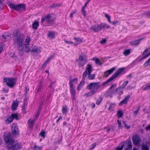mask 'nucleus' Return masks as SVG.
<instances>
[{
  "mask_svg": "<svg viewBox=\"0 0 150 150\" xmlns=\"http://www.w3.org/2000/svg\"><path fill=\"white\" fill-rule=\"evenodd\" d=\"M13 45L14 47H21L23 45L24 36L19 30L14 31L12 34Z\"/></svg>",
  "mask_w": 150,
  "mask_h": 150,
  "instance_id": "1",
  "label": "nucleus"
},
{
  "mask_svg": "<svg viewBox=\"0 0 150 150\" xmlns=\"http://www.w3.org/2000/svg\"><path fill=\"white\" fill-rule=\"evenodd\" d=\"M110 28V26L106 23H102L99 24L92 25L90 29L92 30L94 32H97L101 30L102 28L105 29Z\"/></svg>",
  "mask_w": 150,
  "mask_h": 150,
  "instance_id": "2",
  "label": "nucleus"
},
{
  "mask_svg": "<svg viewBox=\"0 0 150 150\" xmlns=\"http://www.w3.org/2000/svg\"><path fill=\"white\" fill-rule=\"evenodd\" d=\"M8 5L11 9H14L17 11H25L26 10L25 6L23 4L17 5L9 2L8 3Z\"/></svg>",
  "mask_w": 150,
  "mask_h": 150,
  "instance_id": "3",
  "label": "nucleus"
},
{
  "mask_svg": "<svg viewBox=\"0 0 150 150\" xmlns=\"http://www.w3.org/2000/svg\"><path fill=\"white\" fill-rule=\"evenodd\" d=\"M17 79L14 78H4V82L6 83V85L9 88H13L16 82Z\"/></svg>",
  "mask_w": 150,
  "mask_h": 150,
  "instance_id": "4",
  "label": "nucleus"
},
{
  "mask_svg": "<svg viewBox=\"0 0 150 150\" xmlns=\"http://www.w3.org/2000/svg\"><path fill=\"white\" fill-rule=\"evenodd\" d=\"M125 68H122L120 69H119L109 79H108L107 81H106L105 82H103V83L102 85L104 86L107 84L109 82L112 81L113 79H114L117 76L119 75L120 74H121L124 70Z\"/></svg>",
  "mask_w": 150,
  "mask_h": 150,
  "instance_id": "5",
  "label": "nucleus"
},
{
  "mask_svg": "<svg viewBox=\"0 0 150 150\" xmlns=\"http://www.w3.org/2000/svg\"><path fill=\"white\" fill-rule=\"evenodd\" d=\"M4 140L6 143H9L10 145H13L14 143V140L12 139L11 133L6 132L4 134Z\"/></svg>",
  "mask_w": 150,
  "mask_h": 150,
  "instance_id": "6",
  "label": "nucleus"
},
{
  "mask_svg": "<svg viewBox=\"0 0 150 150\" xmlns=\"http://www.w3.org/2000/svg\"><path fill=\"white\" fill-rule=\"evenodd\" d=\"M99 83V82L91 83L87 86V88L90 90L95 91L96 93L101 86L98 84Z\"/></svg>",
  "mask_w": 150,
  "mask_h": 150,
  "instance_id": "7",
  "label": "nucleus"
},
{
  "mask_svg": "<svg viewBox=\"0 0 150 150\" xmlns=\"http://www.w3.org/2000/svg\"><path fill=\"white\" fill-rule=\"evenodd\" d=\"M76 61L79 63L78 66L79 67H83L88 61L87 58L86 56L80 55L78 59L76 60Z\"/></svg>",
  "mask_w": 150,
  "mask_h": 150,
  "instance_id": "8",
  "label": "nucleus"
},
{
  "mask_svg": "<svg viewBox=\"0 0 150 150\" xmlns=\"http://www.w3.org/2000/svg\"><path fill=\"white\" fill-rule=\"evenodd\" d=\"M11 134L15 137H18L19 135V131L16 123H13L12 124Z\"/></svg>",
  "mask_w": 150,
  "mask_h": 150,
  "instance_id": "9",
  "label": "nucleus"
},
{
  "mask_svg": "<svg viewBox=\"0 0 150 150\" xmlns=\"http://www.w3.org/2000/svg\"><path fill=\"white\" fill-rule=\"evenodd\" d=\"M51 16L50 14H48L41 18V22L42 24L45 20L47 23H50L52 21L51 20Z\"/></svg>",
  "mask_w": 150,
  "mask_h": 150,
  "instance_id": "10",
  "label": "nucleus"
},
{
  "mask_svg": "<svg viewBox=\"0 0 150 150\" xmlns=\"http://www.w3.org/2000/svg\"><path fill=\"white\" fill-rule=\"evenodd\" d=\"M30 38L29 37H28L25 41L24 45H25V48L24 51L27 52L30 51L29 45L30 43Z\"/></svg>",
  "mask_w": 150,
  "mask_h": 150,
  "instance_id": "11",
  "label": "nucleus"
},
{
  "mask_svg": "<svg viewBox=\"0 0 150 150\" xmlns=\"http://www.w3.org/2000/svg\"><path fill=\"white\" fill-rule=\"evenodd\" d=\"M132 141L134 145H137L141 142L140 137L137 135H135L132 137Z\"/></svg>",
  "mask_w": 150,
  "mask_h": 150,
  "instance_id": "12",
  "label": "nucleus"
},
{
  "mask_svg": "<svg viewBox=\"0 0 150 150\" xmlns=\"http://www.w3.org/2000/svg\"><path fill=\"white\" fill-rule=\"evenodd\" d=\"M19 104L18 101L16 99L15 100H13L12 104L11 109L13 111L16 110Z\"/></svg>",
  "mask_w": 150,
  "mask_h": 150,
  "instance_id": "13",
  "label": "nucleus"
},
{
  "mask_svg": "<svg viewBox=\"0 0 150 150\" xmlns=\"http://www.w3.org/2000/svg\"><path fill=\"white\" fill-rule=\"evenodd\" d=\"M130 98V96L129 95L127 96L123 100L120 102L119 104V106H121L124 104L126 105L127 104Z\"/></svg>",
  "mask_w": 150,
  "mask_h": 150,
  "instance_id": "14",
  "label": "nucleus"
},
{
  "mask_svg": "<svg viewBox=\"0 0 150 150\" xmlns=\"http://www.w3.org/2000/svg\"><path fill=\"white\" fill-rule=\"evenodd\" d=\"M70 87V91L71 94L72 99L73 100H75L76 98V92L75 89L73 88V86H72V84H71Z\"/></svg>",
  "mask_w": 150,
  "mask_h": 150,
  "instance_id": "15",
  "label": "nucleus"
},
{
  "mask_svg": "<svg viewBox=\"0 0 150 150\" xmlns=\"http://www.w3.org/2000/svg\"><path fill=\"white\" fill-rule=\"evenodd\" d=\"M143 39L142 38L137 40H134L129 42L130 44L132 46H136L140 43V42Z\"/></svg>",
  "mask_w": 150,
  "mask_h": 150,
  "instance_id": "16",
  "label": "nucleus"
},
{
  "mask_svg": "<svg viewBox=\"0 0 150 150\" xmlns=\"http://www.w3.org/2000/svg\"><path fill=\"white\" fill-rule=\"evenodd\" d=\"M126 142L127 143V146L125 149L124 150H132V145L131 142L130 140L127 141Z\"/></svg>",
  "mask_w": 150,
  "mask_h": 150,
  "instance_id": "17",
  "label": "nucleus"
},
{
  "mask_svg": "<svg viewBox=\"0 0 150 150\" xmlns=\"http://www.w3.org/2000/svg\"><path fill=\"white\" fill-rule=\"evenodd\" d=\"M47 36L48 38L50 39H53L55 38V32L51 31H49L47 34Z\"/></svg>",
  "mask_w": 150,
  "mask_h": 150,
  "instance_id": "18",
  "label": "nucleus"
},
{
  "mask_svg": "<svg viewBox=\"0 0 150 150\" xmlns=\"http://www.w3.org/2000/svg\"><path fill=\"white\" fill-rule=\"evenodd\" d=\"M13 145L15 150H18L22 148L21 144L18 142L16 143L15 144L14 143Z\"/></svg>",
  "mask_w": 150,
  "mask_h": 150,
  "instance_id": "19",
  "label": "nucleus"
},
{
  "mask_svg": "<svg viewBox=\"0 0 150 150\" xmlns=\"http://www.w3.org/2000/svg\"><path fill=\"white\" fill-rule=\"evenodd\" d=\"M115 67H113L105 72L104 73L105 76L106 77L108 76L109 74L112 73L115 70Z\"/></svg>",
  "mask_w": 150,
  "mask_h": 150,
  "instance_id": "20",
  "label": "nucleus"
},
{
  "mask_svg": "<svg viewBox=\"0 0 150 150\" xmlns=\"http://www.w3.org/2000/svg\"><path fill=\"white\" fill-rule=\"evenodd\" d=\"M92 66L90 64H88L87 65V67L85 71H86L88 73H91L92 71Z\"/></svg>",
  "mask_w": 150,
  "mask_h": 150,
  "instance_id": "21",
  "label": "nucleus"
},
{
  "mask_svg": "<svg viewBox=\"0 0 150 150\" xmlns=\"http://www.w3.org/2000/svg\"><path fill=\"white\" fill-rule=\"evenodd\" d=\"M31 52L36 54H38L40 52V50L36 46H35L31 50Z\"/></svg>",
  "mask_w": 150,
  "mask_h": 150,
  "instance_id": "22",
  "label": "nucleus"
},
{
  "mask_svg": "<svg viewBox=\"0 0 150 150\" xmlns=\"http://www.w3.org/2000/svg\"><path fill=\"white\" fill-rule=\"evenodd\" d=\"M23 46L21 47H16L18 49V54L20 56H22L23 54Z\"/></svg>",
  "mask_w": 150,
  "mask_h": 150,
  "instance_id": "23",
  "label": "nucleus"
},
{
  "mask_svg": "<svg viewBox=\"0 0 150 150\" xmlns=\"http://www.w3.org/2000/svg\"><path fill=\"white\" fill-rule=\"evenodd\" d=\"M122 89H123V88H122L120 87L116 89L115 90V92L118 93L119 95H121L123 93V91L122 90Z\"/></svg>",
  "mask_w": 150,
  "mask_h": 150,
  "instance_id": "24",
  "label": "nucleus"
},
{
  "mask_svg": "<svg viewBox=\"0 0 150 150\" xmlns=\"http://www.w3.org/2000/svg\"><path fill=\"white\" fill-rule=\"evenodd\" d=\"M13 120V118L10 115L5 120V123L7 124H9L12 122Z\"/></svg>",
  "mask_w": 150,
  "mask_h": 150,
  "instance_id": "25",
  "label": "nucleus"
},
{
  "mask_svg": "<svg viewBox=\"0 0 150 150\" xmlns=\"http://www.w3.org/2000/svg\"><path fill=\"white\" fill-rule=\"evenodd\" d=\"M142 89L143 90H147L150 89V83L148 84H146L145 86H143Z\"/></svg>",
  "mask_w": 150,
  "mask_h": 150,
  "instance_id": "26",
  "label": "nucleus"
},
{
  "mask_svg": "<svg viewBox=\"0 0 150 150\" xmlns=\"http://www.w3.org/2000/svg\"><path fill=\"white\" fill-rule=\"evenodd\" d=\"M39 25V23L35 21L32 24V28H33L34 30H36Z\"/></svg>",
  "mask_w": 150,
  "mask_h": 150,
  "instance_id": "27",
  "label": "nucleus"
},
{
  "mask_svg": "<svg viewBox=\"0 0 150 150\" xmlns=\"http://www.w3.org/2000/svg\"><path fill=\"white\" fill-rule=\"evenodd\" d=\"M92 59L93 61H95V62L97 64L99 65H100L102 64V63L101 62L100 60L96 57H94Z\"/></svg>",
  "mask_w": 150,
  "mask_h": 150,
  "instance_id": "28",
  "label": "nucleus"
},
{
  "mask_svg": "<svg viewBox=\"0 0 150 150\" xmlns=\"http://www.w3.org/2000/svg\"><path fill=\"white\" fill-rule=\"evenodd\" d=\"M35 120H29L28 121V124L29 125V127L30 128H32L33 126Z\"/></svg>",
  "mask_w": 150,
  "mask_h": 150,
  "instance_id": "29",
  "label": "nucleus"
},
{
  "mask_svg": "<svg viewBox=\"0 0 150 150\" xmlns=\"http://www.w3.org/2000/svg\"><path fill=\"white\" fill-rule=\"evenodd\" d=\"M43 147V146H38L36 145H35L32 148L33 150H42Z\"/></svg>",
  "mask_w": 150,
  "mask_h": 150,
  "instance_id": "30",
  "label": "nucleus"
},
{
  "mask_svg": "<svg viewBox=\"0 0 150 150\" xmlns=\"http://www.w3.org/2000/svg\"><path fill=\"white\" fill-rule=\"evenodd\" d=\"M91 73L88 74V78L89 80H93L95 77V74H91Z\"/></svg>",
  "mask_w": 150,
  "mask_h": 150,
  "instance_id": "31",
  "label": "nucleus"
},
{
  "mask_svg": "<svg viewBox=\"0 0 150 150\" xmlns=\"http://www.w3.org/2000/svg\"><path fill=\"white\" fill-rule=\"evenodd\" d=\"M95 93V92L94 91H91L85 94L84 95L85 96H86L87 97L90 96Z\"/></svg>",
  "mask_w": 150,
  "mask_h": 150,
  "instance_id": "32",
  "label": "nucleus"
},
{
  "mask_svg": "<svg viewBox=\"0 0 150 150\" xmlns=\"http://www.w3.org/2000/svg\"><path fill=\"white\" fill-rule=\"evenodd\" d=\"M11 116L13 118V120L14 119L16 120H18V116L16 113H12L11 114Z\"/></svg>",
  "mask_w": 150,
  "mask_h": 150,
  "instance_id": "33",
  "label": "nucleus"
},
{
  "mask_svg": "<svg viewBox=\"0 0 150 150\" xmlns=\"http://www.w3.org/2000/svg\"><path fill=\"white\" fill-rule=\"evenodd\" d=\"M130 51L131 50L130 49L125 50L123 52V54L125 56H127L130 54Z\"/></svg>",
  "mask_w": 150,
  "mask_h": 150,
  "instance_id": "34",
  "label": "nucleus"
},
{
  "mask_svg": "<svg viewBox=\"0 0 150 150\" xmlns=\"http://www.w3.org/2000/svg\"><path fill=\"white\" fill-rule=\"evenodd\" d=\"M141 147L142 150H149V147L146 144H142Z\"/></svg>",
  "mask_w": 150,
  "mask_h": 150,
  "instance_id": "35",
  "label": "nucleus"
},
{
  "mask_svg": "<svg viewBox=\"0 0 150 150\" xmlns=\"http://www.w3.org/2000/svg\"><path fill=\"white\" fill-rule=\"evenodd\" d=\"M142 16H146V17L148 18L150 17V10L145 12L143 14Z\"/></svg>",
  "mask_w": 150,
  "mask_h": 150,
  "instance_id": "36",
  "label": "nucleus"
},
{
  "mask_svg": "<svg viewBox=\"0 0 150 150\" xmlns=\"http://www.w3.org/2000/svg\"><path fill=\"white\" fill-rule=\"evenodd\" d=\"M62 113L64 114H66L67 112V106H63L62 108Z\"/></svg>",
  "mask_w": 150,
  "mask_h": 150,
  "instance_id": "37",
  "label": "nucleus"
},
{
  "mask_svg": "<svg viewBox=\"0 0 150 150\" xmlns=\"http://www.w3.org/2000/svg\"><path fill=\"white\" fill-rule=\"evenodd\" d=\"M78 81V78L76 77L74 79L71 80L69 82V84L70 86H71V83L72 84V86H73V82H75V81H76L77 82Z\"/></svg>",
  "mask_w": 150,
  "mask_h": 150,
  "instance_id": "38",
  "label": "nucleus"
},
{
  "mask_svg": "<svg viewBox=\"0 0 150 150\" xmlns=\"http://www.w3.org/2000/svg\"><path fill=\"white\" fill-rule=\"evenodd\" d=\"M74 39L76 42L78 43H81L82 42V40L79 38H74Z\"/></svg>",
  "mask_w": 150,
  "mask_h": 150,
  "instance_id": "39",
  "label": "nucleus"
},
{
  "mask_svg": "<svg viewBox=\"0 0 150 150\" xmlns=\"http://www.w3.org/2000/svg\"><path fill=\"white\" fill-rule=\"evenodd\" d=\"M123 115V113L122 110H119L117 112V116L118 118L121 117Z\"/></svg>",
  "mask_w": 150,
  "mask_h": 150,
  "instance_id": "40",
  "label": "nucleus"
},
{
  "mask_svg": "<svg viewBox=\"0 0 150 150\" xmlns=\"http://www.w3.org/2000/svg\"><path fill=\"white\" fill-rule=\"evenodd\" d=\"M88 75V72L86 71H84L83 72L82 75V79L83 80H85V79L86 77Z\"/></svg>",
  "mask_w": 150,
  "mask_h": 150,
  "instance_id": "41",
  "label": "nucleus"
},
{
  "mask_svg": "<svg viewBox=\"0 0 150 150\" xmlns=\"http://www.w3.org/2000/svg\"><path fill=\"white\" fill-rule=\"evenodd\" d=\"M149 65H150V59L149 58L145 62L143 66L144 67H146Z\"/></svg>",
  "mask_w": 150,
  "mask_h": 150,
  "instance_id": "42",
  "label": "nucleus"
},
{
  "mask_svg": "<svg viewBox=\"0 0 150 150\" xmlns=\"http://www.w3.org/2000/svg\"><path fill=\"white\" fill-rule=\"evenodd\" d=\"M103 99V98L102 97H100L97 99V100L96 101V104L97 105H99L100 104L101 101Z\"/></svg>",
  "mask_w": 150,
  "mask_h": 150,
  "instance_id": "43",
  "label": "nucleus"
},
{
  "mask_svg": "<svg viewBox=\"0 0 150 150\" xmlns=\"http://www.w3.org/2000/svg\"><path fill=\"white\" fill-rule=\"evenodd\" d=\"M128 82V81H126L124 82L122 84V86H120V88H125L126 85L127 84Z\"/></svg>",
  "mask_w": 150,
  "mask_h": 150,
  "instance_id": "44",
  "label": "nucleus"
},
{
  "mask_svg": "<svg viewBox=\"0 0 150 150\" xmlns=\"http://www.w3.org/2000/svg\"><path fill=\"white\" fill-rule=\"evenodd\" d=\"M115 106V104L114 103H111L110 105L109 108V110H113Z\"/></svg>",
  "mask_w": 150,
  "mask_h": 150,
  "instance_id": "45",
  "label": "nucleus"
},
{
  "mask_svg": "<svg viewBox=\"0 0 150 150\" xmlns=\"http://www.w3.org/2000/svg\"><path fill=\"white\" fill-rule=\"evenodd\" d=\"M105 16L108 19V22L110 23H111V22L110 21V18L109 16L107 14L105 13Z\"/></svg>",
  "mask_w": 150,
  "mask_h": 150,
  "instance_id": "46",
  "label": "nucleus"
},
{
  "mask_svg": "<svg viewBox=\"0 0 150 150\" xmlns=\"http://www.w3.org/2000/svg\"><path fill=\"white\" fill-rule=\"evenodd\" d=\"M26 105V104L25 103V102H24L23 103V104L22 105V110L23 111V112H24V113H25V106Z\"/></svg>",
  "mask_w": 150,
  "mask_h": 150,
  "instance_id": "47",
  "label": "nucleus"
},
{
  "mask_svg": "<svg viewBox=\"0 0 150 150\" xmlns=\"http://www.w3.org/2000/svg\"><path fill=\"white\" fill-rule=\"evenodd\" d=\"M81 11L84 16L86 17V12L85 10V8H82Z\"/></svg>",
  "mask_w": 150,
  "mask_h": 150,
  "instance_id": "48",
  "label": "nucleus"
},
{
  "mask_svg": "<svg viewBox=\"0 0 150 150\" xmlns=\"http://www.w3.org/2000/svg\"><path fill=\"white\" fill-rule=\"evenodd\" d=\"M4 0H0V8L1 9H2L4 6Z\"/></svg>",
  "mask_w": 150,
  "mask_h": 150,
  "instance_id": "49",
  "label": "nucleus"
},
{
  "mask_svg": "<svg viewBox=\"0 0 150 150\" xmlns=\"http://www.w3.org/2000/svg\"><path fill=\"white\" fill-rule=\"evenodd\" d=\"M124 146L123 145H121V146H118L115 149L116 150H122L123 147Z\"/></svg>",
  "mask_w": 150,
  "mask_h": 150,
  "instance_id": "50",
  "label": "nucleus"
},
{
  "mask_svg": "<svg viewBox=\"0 0 150 150\" xmlns=\"http://www.w3.org/2000/svg\"><path fill=\"white\" fill-rule=\"evenodd\" d=\"M45 132L44 131H42L40 133V136H42V137L44 138L45 137Z\"/></svg>",
  "mask_w": 150,
  "mask_h": 150,
  "instance_id": "51",
  "label": "nucleus"
},
{
  "mask_svg": "<svg viewBox=\"0 0 150 150\" xmlns=\"http://www.w3.org/2000/svg\"><path fill=\"white\" fill-rule=\"evenodd\" d=\"M13 145V144L11 145V146H8V145L7 150H15Z\"/></svg>",
  "mask_w": 150,
  "mask_h": 150,
  "instance_id": "52",
  "label": "nucleus"
},
{
  "mask_svg": "<svg viewBox=\"0 0 150 150\" xmlns=\"http://www.w3.org/2000/svg\"><path fill=\"white\" fill-rule=\"evenodd\" d=\"M41 111V109L40 108H39L38 109V111H37V112L35 115V117H36V118H37L38 117L40 113V112Z\"/></svg>",
  "mask_w": 150,
  "mask_h": 150,
  "instance_id": "53",
  "label": "nucleus"
},
{
  "mask_svg": "<svg viewBox=\"0 0 150 150\" xmlns=\"http://www.w3.org/2000/svg\"><path fill=\"white\" fill-rule=\"evenodd\" d=\"M117 122L118 124V126L119 128H121L122 127V126L121 125V122L119 120H117Z\"/></svg>",
  "mask_w": 150,
  "mask_h": 150,
  "instance_id": "54",
  "label": "nucleus"
},
{
  "mask_svg": "<svg viewBox=\"0 0 150 150\" xmlns=\"http://www.w3.org/2000/svg\"><path fill=\"white\" fill-rule=\"evenodd\" d=\"M42 83H40V84L39 85V86L38 87V88L37 92H39L40 91L41 89H42Z\"/></svg>",
  "mask_w": 150,
  "mask_h": 150,
  "instance_id": "55",
  "label": "nucleus"
},
{
  "mask_svg": "<svg viewBox=\"0 0 150 150\" xmlns=\"http://www.w3.org/2000/svg\"><path fill=\"white\" fill-rule=\"evenodd\" d=\"M96 145V143H94L91 145V147L90 148V150H92Z\"/></svg>",
  "mask_w": 150,
  "mask_h": 150,
  "instance_id": "56",
  "label": "nucleus"
},
{
  "mask_svg": "<svg viewBox=\"0 0 150 150\" xmlns=\"http://www.w3.org/2000/svg\"><path fill=\"white\" fill-rule=\"evenodd\" d=\"M4 45V43H1L0 44V54L2 51V50L3 49L2 47Z\"/></svg>",
  "mask_w": 150,
  "mask_h": 150,
  "instance_id": "57",
  "label": "nucleus"
},
{
  "mask_svg": "<svg viewBox=\"0 0 150 150\" xmlns=\"http://www.w3.org/2000/svg\"><path fill=\"white\" fill-rule=\"evenodd\" d=\"M140 106H139L138 108V109L137 110L134 111V114L135 116H136L137 114L138 111L139 110Z\"/></svg>",
  "mask_w": 150,
  "mask_h": 150,
  "instance_id": "58",
  "label": "nucleus"
},
{
  "mask_svg": "<svg viewBox=\"0 0 150 150\" xmlns=\"http://www.w3.org/2000/svg\"><path fill=\"white\" fill-rule=\"evenodd\" d=\"M58 6L57 5L54 4L51 6H49V7L50 8H55Z\"/></svg>",
  "mask_w": 150,
  "mask_h": 150,
  "instance_id": "59",
  "label": "nucleus"
},
{
  "mask_svg": "<svg viewBox=\"0 0 150 150\" xmlns=\"http://www.w3.org/2000/svg\"><path fill=\"white\" fill-rule=\"evenodd\" d=\"M64 42L68 44H73V42L71 41H67L66 40H64Z\"/></svg>",
  "mask_w": 150,
  "mask_h": 150,
  "instance_id": "60",
  "label": "nucleus"
},
{
  "mask_svg": "<svg viewBox=\"0 0 150 150\" xmlns=\"http://www.w3.org/2000/svg\"><path fill=\"white\" fill-rule=\"evenodd\" d=\"M53 56L52 55L50 57L48 58L46 61L48 63L49 62L52 58Z\"/></svg>",
  "mask_w": 150,
  "mask_h": 150,
  "instance_id": "61",
  "label": "nucleus"
},
{
  "mask_svg": "<svg viewBox=\"0 0 150 150\" xmlns=\"http://www.w3.org/2000/svg\"><path fill=\"white\" fill-rule=\"evenodd\" d=\"M106 42V40L105 39H102L100 41V43L103 44L105 43Z\"/></svg>",
  "mask_w": 150,
  "mask_h": 150,
  "instance_id": "62",
  "label": "nucleus"
},
{
  "mask_svg": "<svg viewBox=\"0 0 150 150\" xmlns=\"http://www.w3.org/2000/svg\"><path fill=\"white\" fill-rule=\"evenodd\" d=\"M3 91L5 93H7L8 92V90H6L5 88H3Z\"/></svg>",
  "mask_w": 150,
  "mask_h": 150,
  "instance_id": "63",
  "label": "nucleus"
},
{
  "mask_svg": "<svg viewBox=\"0 0 150 150\" xmlns=\"http://www.w3.org/2000/svg\"><path fill=\"white\" fill-rule=\"evenodd\" d=\"M145 128H146V130H150V125L146 126L145 127Z\"/></svg>",
  "mask_w": 150,
  "mask_h": 150,
  "instance_id": "64",
  "label": "nucleus"
}]
</instances>
